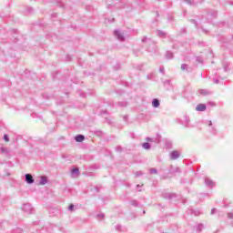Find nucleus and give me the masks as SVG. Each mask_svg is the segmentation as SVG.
Returning <instances> with one entry per match:
<instances>
[{"label":"nucleus","instance_id":"nucleus-13","mask_svg":"<svg viewBox=\"0 0 233 233\" xmlns=\"http://www.w3.org/2000/svg\"><path fill=\"white\" fill-rule=\"evenodd\" d=\"M48 183V178L45 176L40 177L39 185H46Z\"/></svg>","mask_w":233,"mask_h":233},{"label":"nucleus","instance_id":"nucleus-21","mask_svg":"<svg viewBox=\"0 0 233 233\" xmlns=\"http://www.w3.org/2000/svg\"><path fill=\"white\" fill-rule=\"evenodd\" d=\"M12 233H23V229H21V228H17L14 229Z\"/></svg>","mask_w":233,"mask_h":233},{"label":"nucleus","instance_id":"nucleus-28","mask_svg":"<svg viewBox=\"0 0 233 233\" xmlns=\"http://www.w3.org/2000/svg\"><path fill=\"white\" fill-rule=\"evenodd\" d=\"M135 174L137 177H138V176H143V173L141 171H137Z\"/></svg>","mask_w":233,"mask_h":233},{"label":"nucleus","instance_id":"nucleus-24","mask_svg":"<svg viewBox=\"0 0 233 233\" xmlns=\"http://www.w3.org/2000/svg\"><path fill=\"white\" fill-rule=\"evenodd\" d=\"M187 68H188V66L187 64L181 65V70H187Z\"/></svg>","mask_w":233,"mask_h":233},{"label":"nucleus","instance_id":"nucleus-14","mask_svg":"<svg viewBox=\"0 0 233 233\" xmlns=\"http://www.w3.org/2000/svg\"><path fill=\"white\" fill-rule=\"evenodd\" d=\"M182 125H184V127H188V125H190V118H188V116H185V120L182 122Z\"/></svg>","mask_w":233,"mask_h":233},{"label":"nucleus","instance_id":"nucleus-4","mask_svg":"<svg viewBox=\"0 0 233 233\" xmlns=\"http://www.w3.org/2000/svg\"><path fill=\"white\" fill-rule=\"evenodd\" d=\"M205 125H208L209 127V132H211V134H218V129H216V126L212 124V121L207 120L205 122Z\"/></svg>","mask_w":233,"mask_h":233},{"label":"nucleus","instance_id":"nucleus-37","mask_svg":"<svg viewBox=\"0 0 233 233\" xmlns=\"http://www.w3.org/2000/svg\"><path fill=\"white\" fill-rule=\"evenodd\" d=\"M146 141H152V138L147 137V138H146Z\"/></svg>","mask_w":233,"mask_h":233},{"label":"nucleus","instance_id":"nucleus-1","mask_svg":"<svg viewBox=\"0 0 233 233\" xmlns=\"http://www.w3.org/2000/svg\"><path fill=\"white\" fill-rule=\"evenodd\" d=\"M0 156H4V157H12V150L6 147H0Z\"/></svg>","mask_w":233,"mask_h":233},{"label":"nucleus","instance_id":"nucleus-6","mask_svg":"<svg viewBox=\"0 0 233 233\" xmlns=\"http://www.w3.org/2000/svg\"><path fill=\"white\" fill-rule=\"evenodd\" d=\"M196 110H197V112H205L207 110V105H205V104H198L196 106Z\"/></svg>","mask_w":233,"mask_h":233},{"label":"nucleus","instance_id":"nucleus-15","mask_svg":"<svg viewBox=\"0 0 233 233\" xmlns=\"http://www.w3.org/2000/svg\"><path fill=\"white\" fill-rule=\"evenodd\" d=\"M169 172L174 174L176 172H179V167H174V166H170Z\"/></svg>","mask_w":233,"mask_h":233},{"label":"nucleus","instance_id":"nucleus-43","mask_svg":"<svg viewBox=\"0 0 233 233\" xmlns=\"http://www.w3.org/2000/svg\"><path fill=\"white\" fill-rule=\"evenodd\" d=\"M143 214H145V210L143 211Z\"/></svg>","mask_w":233,"mask_h":233},{"label":"nucleus","instance_id":"nucleus-38","mask_svg":"<svg viewBox=\"0 0 233 233\" xmlns=\"http://www.w3.org/2000/svg\"><path fill=\"white\" fill-rule=\"evenodd\" d=\"M66 61H70V56H66Z\"/></svg>","mask_w":233,"mask_h":233},{"label":"nucleus","instance_id":"nucleus-33","mask_svg":"<svg viewBox=\"0 0 233 233\" xmlns=\"http://www.w3.org/2000/svg\"><path fill=\"white\" fill-rule=\"evenodd\" d=\"M191 23H193V25H195V26H198V24L196 23V20H191Z\"/></svg>","mask_w":233,"mask_h":233},{"label":"nucleus","instance_id":"nucleus-36","mask_svg":"<svg viewBox=\"0 0 233 233\" xmlns=\"http://www.w3.org/2000/svg\"><path fill=\"white\" fill-rule=\"evenodd\" d=\"M147 41V36H144L143 38H142V43H145Z\"/></svg>","mask_w":233,"mask_h":233},{"label":"nucleus","instance_id":"nucleus-3","mask_svg":"<svg viewBox=\"0 0 233 233\" xmlns=\"http://www.w3.org/2000/svg\"><path fill=\"white\" fill-rule=\"evenodd\" d=\"M204 183L208 188H214V187H216V182H214V180L210 179L208 177H205Z\"/></svg>","mask_w":233,"mask_h":233},{"label":"nucleus","instance_id":"nucleus-35","mask_svg":"<svg viewBox=\"0 0 233 233\" xmlns=\"http://www.w3.org/2000/svg\"><path fill=\"white\" fill-rule=\"evenodd\" d=\"M211 214L212 215L216 214V208L211 209Z\"/></svg>","mask_w":233,"mask_h":233},{"label":"nucleus","instance_id":"nucleus-2","mask_svg":"<svg viewBox=\"0 0 233 233\" xmlns=\"http://www.w3.org/2000/svg\"><path fill=\"white\" fill-rule=\"evenodd\" d=\"M22 210L25 214H34V208L28 203L22 206Z\"/></svg>","mask_w":233,"mask_h":233},{"label":"nucleus","instance_id":"nucleus-19","mask_svg":"<svg viewBox=\"0 0 233 233\" xmlns=\"http://www.w3.org/2000/svg\"><path fill=\"white\" fill-rule=\"evenodd\" d=\"M157 35L158 37H163L165 39V37H167V33L163 31H157Z\"/></svg>","mask_w":233,"mask_h":233},{"label":"nucleus","instance_id":"nucleus-8","mask_svg":"<svg viewBox=\"0 0 233 233\" xmlns=\"http://www.w3.org/2000/svg\"><path fill=\"white\" fill-rule=\"evenodd\" d=\"M25 182H27L28 185L34 183V177H32V174H25Z\"/></svg>","mask_w":233,"mask_h":233},{"label":"nucleus","instance_id":"nucleus-32","mask_svg":"<svg viewBox=\"0 0 233 233\" xmlns=\"http://www.w3.org/2000/svg\"><path fill=\"white\" fill-rule=\"evenodd\" d=\"M208 105H210V106H216V104H214V102H209Z\"/></svg>","mask_w":233,"mask_h":233},{"label":"nucleus","instance_id":"nucleus-41","mask_svg":"<svg viewBox=\"0 0 233 233\" xmlns=\"http://www.w3.org/2000/svg\"><path fill=\"white\" fill-rule=\"evenodd\" d=\"M127 116H124V121H127Z\"/></svg>","mask_w":233,"mask_h":233},{"label":"nucleus","instance_id":"nucleus-34","mask_svg":"<svg viewBox=\"0 0 233 233\" xmlns=\"http://www.w3.org/2000/svg\"><path fill=\"white\" fill-rule=\"evenodd\" d=\"M214 83L218 85L219 83V79H214Z\"/></svg>","mask_w":233,"mask_h":233},{"label":"nucleus","instance_id":"nucleus-17","mask_svg":"<svg viewBox=\"0 0 233 233\" xmlns=\"http://www.w3.org/2000/svg\"><path fill=\"white\" fill-rule=\"evenodd\" d=\"M166 58L167 59H173L174 58V53L170 52V51H167L166 53Z\"/></svg>","mask_w":233,"mask_h":233},{"label":"nucleus","instance_id":"nucleus-39","mask_svg":"<svg viewBox=\"0 0 233 233\" xmlns=\"http://www.w3.org/2000/svg\"><path fill=\"white\" fill-rule=\"evenodd\" d=\"M119 228H121V226H117L116 227V229L119 230Z\"/></svg>","mask_w":233,"mask_h":233},{"label":"nucleus","instance_id":"nucleus-30","mask_svg":"<svg viewBox=\"0 0 233 233\" xmlns=\"http://www.w3.org/2000/svg\"><path fill=\"white\" fill-rule=\"evenodd\" d=\"M228 218L229 219H233V213H228Z\"/></svg>","mask_w":233,"mask_h":233},{"label":"nucleus","instance_id":"nucleus-12","mask_svg":"<svg viewBox=\"0 0 233 233\" xmlns=\"http://www.w3.org/2000/svg\"><path fill=\"white\" fill-rule=\"evenodd\" d=\"M75 141H76V143H81V142L85 141V136H83V135H77V136L75 137Z\"/></svg>","mask_w":233,"mask_h":233},{"label":"nucleus","instance_id":"nucleus-42","mask_svg":"<svg viewBox=\"0 0 233 233\" xmlns=\"http://www.w3.org/2000/svg\"><path fill=\"white\" fill-rule=\"evenodd\" d=\"M43 232H45V229H42V230L40 231V233H43Z\"/></svg>","mask_w":233,"mask_h":233},{"label":"nucleus","instance_id":"nucleus-20","mask_svg":"<svg viewBox=\"0 0 233 233\" xmlns=\"http://www.w3.org/2000/svg\"><path fill=\"white\" fill-rule=\"evenodd\" d=\"M203 224H198V226H197V231L198 232H201V230H203Z\"/></svg>","mask_w":233,"mask_h":233},{"label":"nucleus","instance_id":"nucleus-10","mask_svg":"<svg viewBox=\"0 0 233 233\" xmlns=\"http://www.w3.org/2000/svg\"><path fill=\"white\" fill-rule=\"evenodd\" d=\"M217 16H218V12L213 11L212 13H208L207 17L209 21H212V19H214V17H217Z\"/></svg>","mask_w":233,"mask_h":233},{"label":"nucleus","instance_id":"nucleus-29","mask_svg":"<svg viewBox=\"0 0 233 233\" xmlns=\"http://www.w3.org/2000/svg\"><path fill=\"white\" fill-rule=\"evenodd\" d=\"M159 72L160 74H165V67H160Z\"/></svg>","mask_w":233,"mask_h":233},{"label":"nucleus","instance_id":"nucleus-7","mask_svg":"<svg viewBox=\"0 0 233 233\" xmlns=\"http://www.w3.org/2000/svg\"><path fill=\"white\" fill-rule=\"evenodd\" d=\"M169 156H170V159H172V161H175L176 159H178L179 152L176 150L172 151Z\"/></svg>","mask_w":233,"mask_h":233},{"label":"nucleus","instance_id":"nucleus-22","mask_svg":"<svg viewBox=\"0 0 233 233\" xmlns=\"http://www.w3.org/2000/svg\"><path fill=\"white\" fill-rule=\"evenodd\" d=\"M185 1L187 5H190L191 6H194L196 5V3H194V1L192 0H185Z\"/></svg>","mask_w":233,"mask_h":233},{"label":"nucleus","instance_id":"nucleus-40","mask_svg":"<svg viewBox=\"0 0 233 233\" xmlns=\"http://www.w3.org/2000/svg\"><path fill=\"white\" fill-rule=\"evenodd\" d=\"M98 216H100V218H104V217H105V215H104V214H102V215H98Z\"/></svg>","mask_w":233,"mask_h":233},{"label":"nucleus","instance_id":"nucleus-25","mask_svg":"<svg viewBox=\"0 0 233 233\" xmlns=\"http://www.w3.org/2000/svg\"><path fill=\"white\" fill-rule=\"evenodd\" d=\"M4 140H5L6 143H8V141H10V137H8V135H4Z\"/></svg>","mask_w":233,"mask_h":233},{"label":"nucleus","instance_id":"nucleus-16","mask_svg":"<svg viewBox=\"0 0 233 233\" xmlns=\"http://www.w3.org/2000/svg\"><path fill=\"white\" fill-rule=\"evenodd\" d=\"M72 176H79V168L75 167L71 170Z\"/></svg>","mask_w":233,"mask_h":233},{"label":"nucleus","instance_id":"nucleus-18","mask_svg":"<svg viewBox=\"0 0 233 233\" xmlns=\"http://www.w3.org/2000/svg\"><path fill=\"white\" fill-rule=\"evenodd\" d=\"M143 148H145V150H150V143L148 142H145L142 144Z\"/></svg>","mask_w":233,"mask_h":233},{"label":"nucleus","instance_id":"nucleus-27","mask_svg":"<svg viewBox=\"0 0 233 233\" xmlns=\"http://www.w3.org/2000/svg\"><path fill=\"white\" fill-rule=\"evenodd\" d=\"M68 210H70V212H74V204H71V205L68 207Z\"/></svg>","mask_w":233,"mask_h":233},{"label":"nucleus","instance_id":"nucleus-11","mask_svg":"<svg viewBox=\"0 0 233 233\" xmlns=\"http://www.w3.org/2000/svg\"><path fill=\"white\" fill-rule=\"evenodd\" d=\"M159 105H160L159 99L154 98L152 101V106L154 108H159Z\"/></svg>","mask_w":233,"mask_h":233},{"label":"nucleus","instance_id":"nucleus-23","mask_svg":"<svg viewBox=\"0 0 233 233\" xmlns=\"http://www.w3.org/2000/svg\"><path fill=\"white\" fill-rule=\"evenodd\" d=\"M228 63L224 64V72H228Z\"/></svg>","mask_w":233,"mask_h":233},{"label":"nucleus","instance_id":"nucleus-26","mask_svg":"<svg viewBox=\"0 0 233 233\" xmlns=\"http://www.w3.org/2000/svg\"><path fill=\"white\" fill-rule=\"evenodd\" d=\"M150 173H151V174H157V169H156V168H151V169H150Z\"/></svg>","mask_w":233,"mask_h":233},{"label":"nucleus","instance_id":"nucleus-9","mask_svg":"<svg viewBox=\"0 0 233 233\" xmlns=\"http://www.w3.org/2000/svg\"><path fill=\"white\" fill-rule=\"evenodd\" d=\"M199 96H210V91L208 89H199L198 90Z\"/></svg>","mask_w":233,"mask_h":233},{"label":"nucleus","instance_id":"nucleus-31","mask_svg":"<svg viewBox=\"0 0 233 233\" xmlns=\"http://www.w3.org/2000/svg\"><path fill=\"white\" fill-rule=\"evenodd\" d=\"M131 204L133 205V207H137V201H132Z\"/></svg>","mask_w":233,"mask_h":233},{"label":"nucleus","instance_id":"nucleus-5","mask_svg":"<svg viewBox=\"0 0 233 233\" xmlns=\"http://www.w3.org/2000/svg\"><path fill=\"white\" fill-rule=\"evenodd\" d=\"M114 35L115 37H116V39H118V41H125V35H123V33L117 29H116L114 31Z\"/></svg>","mask_w":233,"mask_h":233}]
</instances>
